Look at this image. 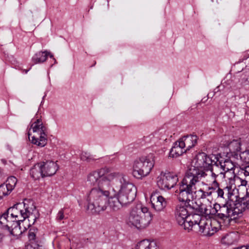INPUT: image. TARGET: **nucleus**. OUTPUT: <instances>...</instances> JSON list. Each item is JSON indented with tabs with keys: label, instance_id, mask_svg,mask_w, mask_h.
<instances>
[{
	"label": "nucleus",
	"instance_id": "35",
	"mask_svg": "<svg viewBox=\"0 0 249 249\" xmlns=\"http://www.w3.org/2000/svg\"><path fill=\"white\" fill-rule=\"evenodd\" d=\"M17 182V178L15 177L11 176L7 178V181L5 184H7V186H8L10 189L13 190L14 189Z\"/></svg>",
	"mask_w": 249,
	"mask_h": 249
},
{
	"label": "nucleus",
	"instance_id": "19",
	"mask_svg": "<svg viewBox=\"0 0 249 249\" xmlns=\"http://www.w3.org/2000/svg\"><path fill=\"white\" fill-rule=\"evenodd\" d=\"M197 140L198 137L194 134L184 136L179 139L182 146L183 145L186 151L190 150L196 145Z\"/></svg>",
	"mask_w": 249,
	"mask_h": 249
},
{
	"label": "nucleus",
	"instance_id": "14",
	"mask_svg": "<svg viewBox=\"0 0 249 249\" xmlns=\"http://www.w3.org/2000/svg\"><path fill=\"white\" fill-rule=\"evenodd\" d=\"M123 178L125 180H128L125 176L120 172L109 173V170L108 169V172L103 176V179L100 184L110 191L111 189L110 182L114 179H119L121 183V179H122Z\"/></svg>",
	"mask_w": 249,
	"mask_h": 249
},
{
	"label": "nucleus",
	"instance_id": "53",
	"mask_svg": "<svg viewBox=\"0 0 249 249\" xmlns=\"http://www.w3.org/2000/svg\"><path fill=\"white\" fill-rule=\"evenodd\" d=\"M7 149H9V150L11 151V147L9 145H8L7 146Z\"/></svg>",
	"mask_w": 249,
	"mask_h": 249
},
{
	"label": "nucleus",
	"instance_id": "20",
	"mask_svg": "<svg viewBox=\"0 0 249 249\" xmlns=\"http://www.w3.org/2000/svg\"><path fill=\"white\" fill-rule=\"evenodd\" d=\"M186 152V149H185L183 145L182 146L181 142L179 140L174 143L170 150L169 155L171 157L177 158Z\"/></svg>",
	"mask_w": 249,
	"mask_h": 249
},
{
	"label": "nucleus",
	"instance_id": "52",
	"mask_svg": "<svg viewBox=\"0 0 249 249\" xmlns=\"http://www.w3.org/2000/svg\"><path fill=\"white\" fill-rule=\"evenodd\" d=\"M244 249H249V245L246 246H244Z\"/></svg>",
	"mask_w": 249,
	"mask_h": 249
},
{
	"label": "nucleus",
	"instance_id": "40",
	"mask_svg": "<svg viewBox=\"0 0 249 249\" xmlns=\"http://www.w3.org/2000/svg\"><path fill=\"white\" fill-rule=\"evenodd\" d=\"M24 249H45L42 246L39 245L36 243L32 242L31 244L27 245Z\"/></svg>",
	"mask_w": 249,
	"mask_h": 249
},
{
	"label": "nucleus",
	"instance_id": "37",
	"mask_svg": "<svg viewBox=\"0 0 249 249\" xmlns=\"http://www.w3.org/2000/svg\"><path fill=\"white\" fill-rule=\"evenodd\" d=\"M239 81L241 84H248L249 83V72L241 73Z\"/></svg>",
	"mask_w": 249,
	"mask_h": 249
},
{
	"label": "nucleus",
	"instance_id": "16",
	"mask_svg": "<svg viewBox=\"0 0 249 249\" xmlns=\"http://www.w3.org/2000/svg\"><path fill=\"white\" fill-rule=\"evenodd\" d=\"M216 160L214 162L212 165L210 171L211 172V176L214 179L213 183L214 187H218L219 184L216 180V178L220 176L222 178H224L226 173L224 170V168L221 167L222 163L216 158Z\"/></svg>",
	"mask_w": 249,
	"mask_h": 249
},
{
	"label": "nucleus",
	"instance_id": "56",
	"mask_svg": "<svg viewBox=\"0 0 249 249\" xmlns=\"http://www.w3.org/2000/svg\"><path fill=\"white\" fill-rule=\"evenodd\" d=\"M30 134L29 132H28V137H29V139H30Z\"/></svg>",
	"mask_w": 249,
	"mask_h": 249
},
{
	"label": "nucleus",
	"instance_id": "9",
	"mask_svg": "<svg viewBox=\"0 0 249 249\" xmlns=\"http://www.w3.org/2000/svg\"><path fill=\"white\" fill-rule=\"evenodd\" d=\"M196 214H191L189 213L184 206L177 205L175 210V217L178 224L184 230L190 231L194 225V218Z\"/></svg>",
	"mask_w": 249,
	"mask_h": 249
},
{
	"label": "nucleus",
	"instance_id": "26",
	"mask_svg": "<svg viewBox=\"0 0 249 249\" xmlns=\"http://www.w3.org/2000/svg\"><path fill=\"white\" fill-rule=\"evenodd\" d=\"M48 57V52H39L36 53L32 58V61L34 64L41 63L45 62Z\"/></svg>",
	"mask_w": 249,
	"mask_h": 249
},
{
	"label": "nucleus",
	"instance_id": "2",
	"mask_svg": "<svg viewBox=\"0 0 249 249\" xmlns=\"http://www.w3.org/2000/svg\"><path fill=\"white\" fill-rule=\"evenodd\" d=\"M110 191L102 185L94 187L87 194L88 209L92 213H99L107 208V202Z\"/></svg>",
	"mask_w": 249,
	"mask_h": 249
},
{
	"label": "nucleus",
	"instance_id": "32",
	"mask_svg": "<svg viewBox=\"0 0 249 249\" xmlns=\"http://www.w3.org/2000/svg\"><path fill=\"white\" fill-rule=\"evenodd\" d=\"M7 184L5 183L2 184L0 185V200L3 198V196H5L9 195L12 190L7 186Z\"/></svg>",
	"mask_w": 249,
	"mask_h": 249
},
{
	"label": "nucleus",
	"instance_id": "51",
	"mask_svg": "<svg viewBox=\"0 0 249 249\" xmlns=\"http://www.w3.org/2000/svg\"><path fill=\"white\" fill-rule=\"evenodd\" d=\"M247 193H246V195H249V187L247 188Z\"/></svg>",
	"mask_w": 249,
	"mask_h": 249
},
{
	"label": "nucleus",
	"instance_id": "30",
	"mask_svg": "<svg viewBox=\"0 0 249 249\" xmlns=\"http://www.w3.org/2000/svg\"><path fill=\"white\" fill-rule=\"evenodd\" d=\"M220 161L222 163L221 167L224 168L225 173L234 170L235 166L231 160L226 159L224 161H223V160Z\"/></svg>",
	"mask_w": 249,
	"mask_h": 249
},
{
	"label": "nucleus",
	"instance_id": "7",
	"mask_svg": "<svg viewBox=\"0 0 249 249\" xmlns=\"http://www.w3.org/2000/svg\"><path fill=\"white\" fill-rule=\"evenodd\" d=\"M31 124V128L39 135V138H36L35 136L32 137V143L41 147H44L47 143V127L43 124L41 117L37 116L32 120Z\"/></svg>",
	"mask_w": 249,
	"mask_h": 249
},
{
	"label": "nucleus",
	"instance_id": "5",
	"mask_svg": "<svg viewBox=\"0 0 249 249\" xmlns=\"http://www.w3.org/2000/svg\"><path fill=\"white\" fill-rule=\"evenodd\" d=\"M16 205L20 218V220H17L18 222H23L28 218L29 225H33L39 218L40 214L32 200L25 199L22 202L16 204Z\"/></svg>",
	"mask_w": 249,
	"mask_h": 249
},
{
	"label": "nucleus",
	"instance_id": "48",
	"mask_svg": "<svg viewBox=\"0 0 249 249\" xmlns=\"http://www.w3.org/2000/svg\"><path fill=\"white\" fill-rule=\"evenodd\" d=\"M1 161L3 164H6L7 162L6 160L3 159L1 160Z\"/></svg>",
	"mask_w": 249,
	"mask_h": 249
},
{
	"label": "nucleus",
	"instance_id": "57",
	"mask_svg": "<svg viewBox=\"0 0 249 249\" xmlns=\"http://www.w3.org/2000/svg\"><path fill=\"white\" fill-rule=\"evenodd\" d=\"M1 171H2V169L1 168H0V173H1Z\"/></svg>",
	"mask_w": 249,
	"mask_h": 249
},
{
	"label": "nucleus",
	"instance_id": "38",
	"mask_svg": "<svg viewBox=\"0 0 249 249\" xmlns=\"http://www.w3.org/2000/svg\"><path fill=\"white\" fill-rule=\"evenodd\" d=\"M164 133V131L161 130L160 131V130L158 131L155 132L153 134H150L149 137L150 138H154L156 139H162L163 141L166 140V138L163 137L162 134Z\"/></svg>",
	"mask_w": 249,
	"mask_h": 249
},
{
	"label": "nucleus",
	"instance_id": "39",
	"mask_svg": "<svg viewBox=\"0 0 249 249\" xmlns=\"http://www.w3.org/2000/svg\"><path fill=\"white\" fill-rule=\"evenodd\" d=\"M81 159L83 161H90L94 160L92 156L87 152H83L81 155Z\"/></svg>",
	"mask_w": 249,
	"mask_h": 249
},
{
	"label": "nucleus",
	"instance_id": "50",
	"mask_svg": "<svg viewBox=\"0 0 249 249\" xmlns=\"http://www.w3.org/2000/svg\"><path fill=\"white\" fill-rule=\"evenodd\" d=\"M30 69L29 70H23V71L25 73H27Z\"/></svg>",
	"mask_w": 249,
	"mask_h": 249
},
{
	"label": "nucleus",
	"instance_id": "12",
	"mask_svg": "<svg viewBox=\"0 0 249 249\" xmlns=\"http://www.w3.org/2000/svg\"><path fill=\"white\" fill-rule=\"evenodd\" d=\"M213 208L215 211V215L219 218L222 220H226L228 218L231 219H236L237 216L233 212V205L230 206V203L228 204V202L226 203L220 205L219 204L214 205Z\"/></svg>",
	"mask_w": 249,
	"mask_h": 249
},
{
	"label": "nucleus",
	"instance_id": "8",
	"mask_svg": "<svg viewBox=\"0 0 249 249\" xmlns=\"http://www.w3.org/2000/svg\"><path fill=\"white\" fill-rule=\"evenodd\" d=\"M121 179L120 189L116 196L124 206L130 203L135 199L137 189L128 180H125L123 178Z\"/></svg>",
	"mask_w": 249,
	"mask_h": 249
},
{
	"label": "nucleus",
	"instance_id": "4",
	"mask_svg": "<svg viewBox=\"0 0 249 249\" xmlns=\"http://www.w3.org/2000/svg\"><path fill=\"white\" fill-rule=\"evenodd\" d=\"M199 181L196 180L189 175L185 174V175L179 183L178 190L176 191L178 193V198L179 201L185 202L191 204L195 199L194 192L196 189V184Z\"/></svg>",
	"mask_w": 249,
	"mask_h": 249
},
{
	"label": "nucleus",
	"instance_id": "33",
	"mask_svg": "<svg viewBox=\"0 0 249 249\" xmlns=\"http://www.w3.org/2000/svg\"><path fill=\"white\" fill-rule=\"evenodd\" d=\"M212 194V192L211 191L205 192L201 189L197 191L195 190L194 194H196V196L195 197V199H196V197H198V199H204L206 198L207 196H211Z\"/></svg>",
	"mask_w": 249,
	"mask_h": 249
},
{
	"label": "nucleus",
	"instance_id": "44",
	"mask_svg": "<svg viewBox=\"0 0 249 249\" xmlns=\"http://www.w3.org/2000/svg\"><path fill=\"white\" fill-rule=\"evenodd\" d=\"M5 235L3 232H0V244L3 242Z\"/></svg>",
	"mask_w": 249,
	"mask_h": 249
},
{
	"label": "nucleus",
	"instance_id": "29",
	"mask_svg": "<svg viewBox=\"0 0 249 249\" xmlns=\"http://www.w3.org/2000/svg\"><path fill=\"white\" fill-rule=\"evenodd\" d=\"M9 214L8 211L7 210L0 216V229L10 230V226L8 224L10 221Z\"/></svg>",
	"mask_w": 249,
	"mask_h": 249
},
{
	"label": "nucleus",
	"instance_id": "6",
	"mask_svg": "<svg viewBox=\"0 0 249 249\" xmlns=\"http://www.w3.org/2000/svg\"><path fill=\"white\" fill-rule=\"evenodd\" d=\"M154 165V161L152 155L141 157L134 162L133 175L137 178H142L147 176L149 174Z\"/></svg>",
	"mask_w": 249,
	"mask_h": 249
},
{
	"label": "nucleus",
	"instance_id": "41",
	"mask_svg": "<svg viewBox=\"0 0 249 249\" xmlns=\"http://www.w3.org/2000/svg\"><path fill=\"white\" fill-rule=\"evenodd\" d=\"M28 236L29 240L30 242V244H31L32 242L36 243V234L31 229L28 231Z\"/></svg>",
	"mask_w": 249,
	"mask_h": 249
},
{
	"label": "nucleus",
	"instance_id": "34",
	"mask_svg": "<svg viewBox=\"0 0 249 249\" xmlns=\"http://www.w3.org/2000/svg\"><path fill=\"white\" fill-rule=\"evenodd\" d=\"M20 224V222H18V221H17V222L15 223V227L12 229L10 228V230L7 231H9L10 234L15 236H18L22 233V231L20 230L21 227Z\"/></svg>",
	"mask_w": 249,
	"mask_h": 249
},
{
	"label": "nucleus",
	"instance_id": "31",
	"mask_svg": "<svg viewBox=\"0 0 249 249\" xmlns=\"http://www.w3.org/2000/svg\"><path fill=\"white\" fill-rule=\"evenodd\" d=\"M8 213L10 214L11 216L13 218H15V221L14 220L13 222L17 221V220H20V216H19V213L18 212V209L17 208L16 204H15L13 207H11L7 209Z\"/></svg>",
	"mask_w": 249,
	"mask_h": 249
},
{
	"label": "nucleus",
	"instance_id": "22",
	"mask_svg": "<svg viewBox=\"0 0 249 249\" xmlns=\"http://www.w3.org/2000/svg\"><path fill=\"white\" fill-rule=\"evenodd\" d=\"M135 249H159L157 243L145 239L139 242L136 245Z\"/></svg>",
	"mask_w": 249,
	"mask_h": 249
},
{
	"label": "nucleus",
	"instance_id": "24",
	"mask_svg": "<svg viewBox=\"0 0 249 249\" xmlns=\"http://www.w3.org/2000/svg\"><path fill=\"white\" fill-rule=\"evenodd\" d=\"M31 177L34 179H38L40 177H44L42 169L41 163L35 164L30 171Z\"/></svg>",
	"mask_w": 249,
	"mask_h": 249
},
{
	"label": "nucleus",
	"instance_id": "18",
	"mask_svg": "<svg viewBox=\"0 0 249 249\" xmlns=\"http://www.w3.org/2000/svg\"><path fill=\"white\" fill-rule=\"evenodd\" d=\"M44 177L52 176L55 174L58 167L56 162L52 160H47L41 163Z\"/></svg>",
	"mask_w": 249,
	"mask_h": 249
},
{
	"label": "nucleus",
	"instance_id": "1",
	"mask_svg": "<svg viewBox=\"0 0 249 249\" xmlns=\"http://www.w3.org/2000/svg\"><path fill=\"white\" fill-rule=\"evenodd\" d=\"M215 159L216 157L214 155H208L204 152L199 153L193 160L194 165L186 173L199 181L202 177L206 176L204 171L210 170Z\"/></svg>",
	"mask_w": 249,
	"mask_h": 249
},
{
	"label": "nucleus",
	"instance_id": "42",
	"mask_svg": "<svg viewBox=\"0 0 249 249\" xmlns=\"http://www.w3.org/2000/svg\"><path fill=\"white\" fill-rule=\"evenodd\" d=\"M65 218L66 217L64 215V210L61 209L58 212L56 219L57 221H60Z\"/></svg>",
	"mask_w": 249,
	"mask_h": 249
},
{
	"label": "nucleus",
	"instance_id": "25",
	"mask_svg": "<svg viewBox=\"0 0 249 249\" xmlns=\"http://www.w3.org/2000/svg\"><path fill=\"white\" fill-rule=\"evenodd\" d=\"M228 148L231 156L237 155V153L241 150L240 141L233 140L229 143Z\"/></svg>",
	"mask_w": 249,
	"mask_h": 249
},
{
	"label": "nucleus",
	"instance_id": "13",
	"mask_svg": "<svg viewBox=\"0 0 249 249\" xmlns=\"http://www.w3.org/2000/svg\"><path fill=\"white\" fill-rule=\"evenodd\" d=\"M108 172V168L107 167L91 172L87 176V181L90 185L97 186L96 187H99L103 176Z\"/></svg>",
	"mask_w": 249,
	"mask_h": 249
},
{
	"label": "nucleus",
	"instance_id": "28",
	"mask_svg": "<svg viewBox=\"0 0 249 249\" xmlns=\"http://www.w3.org/2000/svg\"><path fill=\"white\" fill-rule=\"evenodd\" d=\"M195 204H194V202H193L191 204H189V207L194 210L196 212L198 213L197 214H208L207 213V209L205 205L203 204H200V205H197L196 202H195ZM195 214H197L195 213Z\"/></svg>",
	"mask_w": 249,
	"mask_h": 249
},
{
	"label": "nucleus",
	"instance_id": "11",
	"mask_svg": "<svg viewBox=\"0 0 249 249\" xmlns=\"http://www.w3.org/2000/svg\"><path fill=\"white\" fill-rule=\"evenodd\" d=\"M194 218H195L194 225H198L199 231L203 233V235L210 236L217 231V228L212 226L210 220L202 217L199 214L195 215Z\"/></svg>",
	"mask_w": 249,
	"mask_h": 249
},
{
	"label": "nucleus",
	"instance_id": "17",
	"mask_svg": "<svg viewBox=\"0 0 249 249\" xmlns=\"http://www.w3.org/2000/svg\"><path fill=\"white\" fill-rule=\"evenodd\" d=\"M150 202L152 207L158 212L162 211L167 205L165 199L157 193H153L151 195Z\"/></svg>",
	"mask_w": 249,
	"mask_h": 249
},
{
	"label": "nucleus",
	"instance_id": "36",
	"mask_svg": "<svg viewBox=\"0 0 249 249\" xmlns=\"http://www.w3.org/2000/svg\"><path fill=\"white\" fill-rule=\"evenodd\" d=\"M241 160L245 163L249 164V150H245L240 154Z\"/></svg>",
	"mask_w": 249,
	"mask_h": 249
},
{
	"label": "nucleus",
	"instance_id": "45",
	"mask_svg": "<svg viewBox=\"0 0 249 249\" xmlns=\"http://www.w3.org/2000/svg\"><path fill=\"white\" fill-rule=\"evenodd\" d=\"M247 184V181L246 180H241V185L246 186Z\"/></svg>",
	"mask_w": 249,
	"mask_h": 249
},
{
	"label": "nucleus",
	"instance_id": "15",
	"mask_svg": "<svg viewBox=\"0 0 249 249\" xmlns=\"http://www.w3.org/2000/svg\"><path fill=\"white\" fill-rule=\"evenodd\" d=\"M233 205V212L232 213L236 214L237 218L241 216L242 213L246 210L249 209V197L239 198L237 197L232 203Z\"/></svg>",
	"mask_w": 249,
	"mask_h": 249
},
{
	"label": "nucleus",
	"instance_id": "47",
	"mask_svg": "<svg viewBox=\"0 0 249 249\" xmlns=\"http://www.w3.org/2000/svg\"><path fill=\"white\" fill-rule=\"evenodd\" d=\"M220 88V86H218L214 89V93H216L217 92H218L219 91Z\"/></svg>",
	"mask_w": 249,
	"mask_h": 249
},
{
	"label": "nucleus",
	"instance_id": "54",
	"mask_svg": "<svg viewBox=\"0 0 249 249\" xmlns=\"http://www.w3.org/2000/svg\"><path fill=\"white\" fill-rule=\"evenodd\" d=\"M208 190H214V189H213V187H209L208 188Z\"/></svg>",
	"mask_w": 249,
	"mask_h": 249
},
{
	"label": "nucleus",
	"instance_id": "49",
	"mask_svg": "<svg viewBox=\"0 0 249 249\" xmlns=\"http://www.w3.org/2000/svg\"><path fill=\"white\" fill-rule=\"evenodd\" d=\"M244 246H241L239 247L235 248L233 249H244Z\"/></svg>",
	"mask_w": 249,
	"mask_h": 249
},
{
	"label": "nucleus",
	"instance_id": "43",
	"mask_svg": "<svg viewBox=\"0 0 249 249\" xmlns=\"http://www.w3.org/2000/svg\"><path fill=\"white\" fill-rule=\"evenodd\" d=\"M216 193L218 197L222 198L225 199V196H224V192L222 189H221L218 187V189L216 191Z\"/></svg>",
	"mask_w": 249,
	"mask_h": 249
},
{
	"label": "nucleus",
	"instance_id": "21",
	"mask_svg": "<svg viewBox=\"0 0 249 249\" xmlns=\"http://www.w3.org/2000/svg\"><path fill=\"white\" fill-rule=\"evenodd\" d=\"M107 200L109 208L114 211H118L124 206L116 196V194H115L113 196H111L109 197H108Z\"/></svg>",
	"mask_w": 249,
	"mask_h": 249
},
{
	"label": "nucleus",
	"instance_id": "23",
	"mask_svg": "<svg viewBox=\"0 0 249 249\" xmlns=\"http://www.w3.org/2000/svg\"><path fill=\"white\" fill-rule=\"evenodd\" d=\"M222 190L225 196L226 202H228V204L230 203V206H232V203L234 202V199L237 197V196L233 194V190L232 189L231 186H227Z\"/></svg>",
	"mask_w": 249,
	"mask_h": 249
},
{
	"label": "nucleus",
	"instance_id": "10",
	"mask_svg": "<svg viewBox=\"0 0 249 249\" xmlns=\"http://www.w3.org/2000/svg\"><path fill=\"white\" fill-rule=\"evenodd\" d=\"M178 181L177 175L171 172H163L157 178V184L161 190H170L173 188Z\"/></svg>",
	"mask_w": 249,
	"mask_h": 249
},
{
	"label": "nucleus",
	"instance_id": "27",
	"mask_svg": "<svg viewBox=\"0 0 249 249\" xmlns=\"http://www.w3.org/2000/svg\"><path fill=\"white\" fill-rule=\"evenodd\" d=\"M238 240V235L237 233L231 232L222 238L223 243L231 245L236 243Z\"/></svg>",
	"mask_w": 249,
	"mask_h": 249
},
{
	"label": "nucleus",
	"instance_id": "55",
	"mask_svg": "<svg viewBox=\"0 0 249 249\" xmlns=\"http://www.w3.org/2000/svg\"><path fill=\"white\" fill-rule=\"evenodd\" d=\"M245 175H249V172H247V171H245Z\"/></svg>",
	"mask_w": 249,
	"mask_h": 249
},
{
	"label": "nucleus",
	"instance_id": "46",
	"mask_svg": "<svg viewBox=\"0 0 249 249\" xmlns=\"http://www.w3.org/2000/svg\"><path fill=\"white\" fill-rule=\"evenodd\" d=\"M48 56H49L50 58H52L53 59V60L54 61V63H56V61L55 59V58L53 57V55L52 54L50 53V52H48Z\"/></svg>",
	"mask_w": 249,
	"mask_h": 249
},
{
	"label": "nucleus",
	"instance_id": "3",
	"mask_svg": "<svg viewBox=\"0 0 249 249\" xmlns=\"http://www.w3.org/2000/svg\"><path fill=\"white\" fill-rule=\"evenodd\" d=\"M152 218L153 215L147 207L137 205L132 209L128 221L138 229H143L149 225Z\"/></svg>",
	"mask_w": 249,
	"mask_h": 249
}]
</instances>
